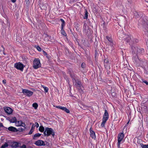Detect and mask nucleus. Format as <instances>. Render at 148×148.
I'll list each match as a JSON object with an SVG mask.
<instances>
[{"instance_id":"nucleus-1","label":"nucleus","mask_w":148,"mask_h":148,"mask_svg":"<svg viewBox=\"0 0 148 148\" xmlns=\"http://www.w3.org/2000/svg\"><path fill=\"white\" fill-rule=\"evenodd\" d=\"M132 54L134 53V54H136V55H139L142 54L144 52V49L138 48L137 47L132 46Z\"/></svg>"},{"instance_id":"nucleus-2","label":"nucleus","mask_w":148,"mask_h":148,"mask_svg":"<svg viewBox=\"0 0 148 148\" xmlns=\"http://www.w3.org/2000/svg\"><path fill=\"white\" fill-rule=\"evenodd\" d=\"M45 136H49L51 135H52L53 137H54L55 135V132L52 128L46 127L45 130L43 132Z\"/></svg>"},{"instance_id":"nucleus-3","label":"nucleus","mask_w":148,"mask_h":148,"mask_svg":"<svg viewBox=\"0 0 148 148\" xmlns=\"http://www.w3.org/2000/svg\"><path fill=\"white\" fill-rule=\"evenodd\" d=\"M33 67L34 69H37L41 66L40 60L38 59L35 58L33 61Z\"/></svg>"},{"instance_id":"nucleus-4","label":"nucleus","mask_w":148,"mask_h":148,"mask_svg":"<svg viewBox=\"0 0 148 148\" xmlns=\"http://www.w3.org/2000/svg\"><path fill=\"white\" fill-rule=\"evenodd\" d=\"M14 67L17 69L20 70L21 71H23V69L25 67V66L23 65L22 63L19 62L15 63L14 66Z\"/></svg>"},{"instance_id":"nucleus-5","label":"nucleus","mask_w":148,"mask_h":148,"mask_svg":"<svg viewBox=\"0 0 148 148\" xmlns=\"http://www.w3.org/2000/svg\"><path fill=\"white\" fill-rule=\"evenodd\" d=\"M138 62L140 64L136 65L138 66H140L143 68H145V66L148 65L147 61L144 59H140Z\"/></svg>"},{"instance_id":"nucleus-6","label":"nucleus","mask_w":148,"mask_h":148,"mask_svg":"<svg viewBox=\"0 0 148 148\" xmlns=\"http://www.w3.org/2000/svg\"><path fill=\"white\" fill-rule=\"evenodd\" d=\"M73 85L78 89H81V87L82 85L81 81L78 79H76L74 81Z\"/></svg>"},{"instance_id":"nucleus-7","label":"nucleus","mask_w":148,"mask_h":148,"mask_svg":"<svg viewBox=\"0 0 148 148\" xmlns=\"http://www.w3.org/2000/svg\"><path fill=\"white\" fill-rule=\"evenodd\" d=\"M22 92L28 97H30L33 94V92L26 89H23Z\"/></svg>"},{"instance_id":"nucleus-8","label":"nucleus","mask_w":148,"mask_h":148,"mask_svg":"<svg viewBox=\"0 0 148 148\" xmlns=\"http://www.w3.org/2000/svg\"><path fill=\"white\" fill-rule=\"evenodd\" d=\"M133 54V61L135 63L136 65H140V64L138 62H139V60L140 59H139L138 58V55H136V54H134V53Z\"/></svg>"},{"instance_id":"nucleus-9","label":"nucleus","mask_w":148,"mask_h":148,"mask_svg":"<svg viewBox=\"0 0 148 148\" xmlns=\"http://www.w3.org/2000/svg\"><path fill=\"white\" fill-rule=\"evenodd\" d=\"M124 136V134L123 133H119L118 134V141L119 145L121 144V142Z\"/></svg>"},{"instance_id":"nucleus-10","label":"nucleus","mask_w":148,"mask_h":148,"mask_svg":"<svg viewBox=\"0 0 148 148\" xmlns=\"http://www.w3.org/2000/svg\"><path fill=\"white\" fill-rule=\"evenodd\" d=\"M124 38L123 39V40H124L125 42L126 43L129 42H130L132 41V38H131L130 36L129 35H125L124 36Z\"/></svg>"},{"instance_id":"nucleus-11","label":"nucleus","mask_w":148,"mask_h":148,"mask_svg":"<svg viewBox=\"0 0 148 148\" xmlns=\"http://www.w3.org/2000/svg\"><path fill=\"white\" fill-rule=\"evenodd\" d=\"M56 107L59 109H60L62 110L63 111H64L67 113L70 112L69 110L66 107L60 106H56Z\"/></svg>"},{"instance_id":"nucleus-12","label":"nucleus","mask_w":148,"mask_h":148,"mask_svg":"<svg viewBox=\"0 0 148 148\" xmlns=\"http://www.w3.org/2000/svg\"><path fill=\"white\" fill-rule=\"evenodd\" d=\"M21 145V144L19 143L13 142L11 143V145L10 146L12 148H17L20 147Z\"/></svg>"},{"instance_id":"nucleus-13","label":"nucleus","mask_w":148,"mask_h":148,"mask_svg":"<svg viewBox=\"0 0 148 148\" xmlns=\"http://www.w3.org/2000/svg\"><path fill=\"white\" fill-rule=\"evenodd\" d=\"M4 109L5 112L8 115L12 114L13 112L12 109L9 107L4 108Z\"/></svg>"},{"instance_id":"nucleus-14","label":"nucleus","mask_w":148,"mask_h":148,"mask_svg":"<svg viewBox=\"0 0 148 148\" xmlns=\"http://www.w3.org/2000/svg\"><path fill=\"white\" fill-rule=\"evenodd\" d=\"M143 30L146 35L148 36V22H147L144 26Z\"/></svg>"},{"instance_id":"nucleus-15","label":"nucleus","mask_w":148,"mask_h":148,"mask_svg":"<svg viewBox=\"0 0 148 148\" xmlns=\"http://www.w3.org/2000/svg\"><path fill=\"white\" fill-rule=\"evenodd\" d=\"M89 131L90 133V136L92 137V138L94 139H95L96 136L95 133L94 131L92 130V129L91 127H90Z\"/></svg>"},{"instance_id":"nucleus-16","label":"nucleus","mask_w":148,"mask_h":148,"mask_svg":"<svg viewBox=\"0 0 148 148\" xmlns=\"http://www.w3.org/2000/svg\"><path fill=\"white\" fill-rule=\"evenodd\" d=\"M8 129L9 131L13 132H17V129L13 126L9 127Z\"/></svg>"},{"instance_id":"nucleus-17","label":"nucleus","mask_w":148,"mask_h":148,"mask_svg":"<svg viewBox=\"0 0 148 148\" xmlns=\"http://www.w3.org/2000/svg\"><path fill=\"white\" fill-rule=\"evenodd\" d=\"M8 120H9L10 123H16L17 121V119L15 117H12L11 119H10Z\"/></svg>"},{"instance_id":"nucleus-18","label":"nucleus","mask_w":148,"mask_h":148,"mask_svg":"<svg viewBox=\"0 0 148 148\" xmlns=\"http://www.w3.org/2000/svg\"><path fill=\"white\" fill-rule=\"evenodd\" d=\"M70 76L72 79L73 82H74V81L76 79V74H75L73 72H72V73L71 74Z\"/></svg>"},{"instance_id":"nucleus-19","label":"nucleus","mask_w":148,"mask_h":148,"mask_svg":"<svg viewBox=\"0 0 148 148\" xmlns=\"http://www.w3.org/2000/svg\"><path fill=\"white\" fill-rule=\"evenodd\" d=\"M41 134L39 133H36L34 134L33 138L34 140H36L37 139V137H39L40 136Z\"/></svg>"},{"instance_id":"nucleus-20","label":"nucleus","mask_w":148,"mask_h":148,"mask_svg":"<svg viewBox=\"0 0 148 148\" xmlns=\"http://www.w3.org/2000/svg\"><path fill=\"white\" fill-rule=\"evenodd\" d=\"M41 141L40 140H39L36 141L35 143V144L38 146H42V145H44V144H41Z\"/></svg>"},{"instance_id":"nucleus-21","label":"nucleus","mask_w":148,"mask_h":148,"mask_svg":"<svg viewBox=\"0 0 148 148\" xmlns=\"http://www.w3.org/2000/svg\"><path fill=\"white\" fill-rule=\"evenodd\" d=\"M43 55L45 56H46L47 59H49L51 58V56L50 55H48L45 51L43 50Z\"/></svg>"},{"instance_id":"nucleus-22","label":"nucleus","mask_w":148,"mask_h":148,"mask_svg":"<svg viewBox=\"0 0 148 148\" xmlns=\"http://www.w3.org/2000/svg\"><path fill=\"white\" fill-rule=\"evenodd\" d=\"M17 123H16V126H20L21 125H22V121H18Z\"/></svg>"},{"instance_id":"nucleus-23","label":"nucleus","mask_w":148,"mask_h":148,"mask_svg":"<svg viewBox=\"0 0 148 148\" xmlns=\"http://www.w3.org/2000/svg\"><path fill=\"white\" fill-rule=\"evenodd\" d=\"M60 20L62 22V23L61 25V27H62V29L64 28V27L65 25V22L64 21L62 18H60Z\"/></svg>"},{"instance_id":"nucleus-24","label":"nucleus","mask_w":148,"mask_h":148,"mask_svg":"<svg viewBox=\"0 0 148 148\" xmlns=\"http://www.w3.org/2000/svg\"><path fill=\"white\" fill-rule=\"evenodd\" d=\"M45 130L44 127L42 126H40L39 128V130L41 132H44Z\"/></svg>"},{"instance_id":"nucleus-25","label":"nucleus","mask_w":148,"mask_h":148,"mask_svg":"<svg viewBox=\"0 0 148 148\" xmlns=\"http://www.w3.org/2000/svg\"><path fill=\"white\" fill-rule=\"evenodd\" d=\"M103 116L108 118V114L107 111L106 110H105V112Z\"/></svg>"},{"instance_id":"nucleus-26","label":"nucleus","mask_w":148,"mask_h":148,"mask_svg":"<svg viewBox=\"0 0 148 148\" xmlns=\"http://www.w3.org/2000/svg\"><path fill=\"white\" fill-rule=\"evenodd\" d=\"M88 17V12L86 10L85 11L84 16V19H87Z\"/></svg>"},{"instance_id":"nucleus-27","label":"nucleus","mask_w":148,"mask_h":148,"mask_svg":"<svg viewBox=\"0 0 148 148\" xmlns=\"http://www.w3.org/2000/svg\"><path fill=\"white\" fill-rule=\"evenodd\" d=\"M61 31L62 34L64 36H66V34L65 33V32L63 29V28L62 29V27H61Z\"/></svg>"},{"instance_id":"nucleus-28","label":"nucleus","mask_w":148,"mask_h":148,"mask_svg":"<svg viewBox=\"0 0 148 148\" xmlns=\"http://www.w3.org/2000/svg\"><path fill=\"white\" fill-rule=\"evenodd\" d=\"M25 128L24 127V128L22 127L19 128L18 129H17V132H22L23 130H24Z\"/></svg>"},{"instance_id":"nucleus-29","label":"nucleus","mask_w":148,"mask_h":148,"mask_svg":"<svg viewBox=\"0 0 148 148\" xmlns=\"http://www.w3.org/2000/svg\"><path fill=\"white\" fill-rule=\"evenodd\" d=\"M140 145L143 148H148V145H144L143 143H140Z\"/></svg>"},{"instance_id":"nucleus-30","label":"nucleus","mask_w":148,"mask_h":148,"mask_svg":"<svg viewBox=\"0 0 148 148\" xmlns=\"http://www.w3.org/2000/svg\"><path fill=\"white\" fill-rule=\"evenodd\" d=\"M32 106L35 109H36L38 108V105L37 103H35L33 104Z\"/></svg>"},{"instance_id":"nucleus-31","label":"nucleus","mask_w":148,"mask_h":148,"mask_svg":"<svg viewBox=\"0 0 148 148\" xmlns=\"http://www.w3.org/2000/svg\"><path fill=\"white\" fill-rule=\"evenodd\" d=\"M82 108L84 110L87 109L89 107L88 106L85 105L84 104H82Z\"/></svg>"},{"instance_id":"nucleus-32","label":"nucleus","mask_w":148,"mask_h":148,"mask_svg":"<svg viewBox=\"0 0 148 148\" xmlns=\"http://www.w3.org/2000/svg\"><path fill=\"white\" fill-rule=\"evenodd\" d=\"M107 39L110 42H112V38L108 36H106V37Z\"/></svg>"},{"instance_id":"nucleus-33","label":"nucleus","mask_w":148,"mask_h":148,"mask_svg":"<svg viewBox=\"0 0 148 148\" xmlns=\"http://www.w3.org/2000/svg\"><path fill=\"white\" fill-rule=\"evenodd\" d=\"M81 67L83 68H85L86 67V64L84 63H82L81 64Z\"/></svg>"},{"instance_id":"nucleus-34","label":"nucleus","mask_w":148,"mask_h":148,"mask_svg":"<svg viewBox=\"0 0 148 148\" xmlns=\"http://www.w3.org/2000/svg\"><path fill=\"white\" fill-rule=\"evenodd\" d=\"M108 119V118H106V117H105L103 116L102 120L103 121H106Z\"/></svg>"},{"instance_id":"nucleus-35","label":"nucleus","mask_w":148,"mask_h":148,"mask_svg":"<svg viewBox=\"0 0 148 148\" xmlns=\"http://www.w3.org/2000/svg\"><path fill=\"white\" fill-rule=\"evenodd\" d=\"M106 121H102V123L101 125L102 127H103L104 126L105 123H106Z\"/></svg>"},{"instance_id":"nucleus-36","label":"nucleus","mask_w":148,"mask_h":148,"mask_svg":"<svg viewBox=\"0 0 148 148\" xmlns=\"http://www.w3.org/2000/svg\"><path fill=\"white\" fill-rule=\"evenodd\" d=\"M36 49H37L39 51H41V48L39 46H37L36 47Z\"/></svg>"},{"instance_id":"nucleus-37","label":"nucleus","mask_w":148,"mask_h":148,"mask_svg":"<svg viewBox=\"0 0 148 148\" xmlns=\"http://www.w3.org/2000/svg\"><path fill=\"white\" fill-rule=\"evenodd\" d=\"M3 146H4L5 148L8 147V144L6 142L3 145Z\"/></svg>"},{"instance_id":"nucleus-38","label":"nucleus","mask_w":148,"mask_h":148,"mask_svg":"<svg viewBox=\"0 0 148 148\" xmlns=\"http://www.w3.org/2000/svg\"><path fill=\"white\" fill-rule=\"evenodd\" d=\"M44 91L46 92H48V88L47 87H45L44 88Z\"/></svg>"},{"instance_id":"nucleus-39","label":"nucleus","mask_w":148,"mask_h":148,"mask_svg":"<svg viewBox=\"0 0 148 148\" xmlns=\"http://www.w3.org/2000/svg\"><path fill=\"white\" fill-rule=\"evenodd\" d=\"M134 15L136 16V18H139V17L138 14L137 12H136L134 13Z\"/></svg>"},{"instance_id":"nucleus-40","label":"nucleus","mask_w":148,"mask_h":148,"mask_svg":"<svg viewBox=\"0 0 148 148\" xmlns=\"http://www.w3.org/2000/svg\"><path fill=\"white\" fill-rule=\"evenodd\" d=\"M19 148H26V145H25L23 144L22 146H20Z\"/></svg>"},{"instance_id":"nucleus-41","label":"nucleus","mask_w":148,"mask_h":148,"mask_svg":"<svg viewBox=\"0 0 148 148\" xmlns=\"http://www.w3.org/2000/svg\"><path fill=\"white\" fill-rule=\"evenodd\" d=\"M104 62L106 64L108 63L109 62L108 59H105L104 61Z\"/></svg>"},{"instance_id":"nucleus-42","label":"nucleus","mask_w":148,"mask_h":148,"mask_svg":"<svg viewBox=\"0 0 148 148\" xmlns=\"http://www.w3.org/2000/svg\"><path fill=\"white\" fill-rule=\"evenodd\" d=\"M41 144H44V145H42V146H45V143L42 140H41Z\"/></svg>"},{"instance_id":"nucleus-43","label":"nucleus","mask_w":148,"mask_h":148,"mask_svg":"<svg viewBox=\"0 0 148 148\" xmlns=\"http://www.w3.org/2000/svg\"><path fill=\"white\" fill-rule=\"evenodd\" d=\"M0 127H4L6 129H7V128L4 127L3 125V124L1 123H0Z\"/></svg>"},{"instance_id":"nucleus-44","label":"nucleus","mask_w":148,"mask_h":148,"mask_svg":"<svg viewBox=\"0 0 148 148\" xmlns=\"http://www.w3.org/2000/svg\"><path fill=\"white\" fill-rule=\"evenodd\" d=\"M35 126H36V127H37V128L39 127V124L37 122L35 123Z\"/></svg>"},{"instance_id":"nucleus-45","label":"nucleus","mask_w":148,"mask_h":148,"mask_svg":"<svg viewBox=\"0 0 148 148\" xmlns=\"http://www.w3.org/2000/svg\"><path fill=\"white\" fill-rule=\"evenodd\" d=\"M33 130H32L31 129L30 130V131H29L28 134H32L33 131Z\"/></svg>"},{"instance_id":"nucleus-46","label":"nucleus","mask_w":148,"mask_h":148,"mask_svg":"<svg viewBox=\"0 0 148 148\" xmlns=\"http://www.w3.org/2000/svg\"><path fill=\"white\" fill-rule=\"evenodd\" d=\"M21 126L23 127H24L25 126V123H23L22 122V125H21Z\"/></svg>"},{"instance_id":"nucleus-47","label":"nucleus","mask_w":148,"mask_h":148,"mask_svg":"<svg viewBox=\"0 0 148 148\" xmlns=\"http://www.w3.org/2000/svg\"><path fill=\"white\" fill-rule=\"evenodd\" d=\"M35 126L33 124L32 126V127L31 128V130H34V128H35Z\"/></svg>"},{"instance_id":"nucleus-48","label":"nucleus","mask_w":148,"mask_h":148,"mask_svg":"<svg viewBox=\"0 0 148 148\" xmlns=\"http://www.w3.org/2000/svg\"><path fill=\"white\" fill-rule=\"evenodd\" d=\"M143 82L145 83L146 84V85H148V82H147V81H146V80H145V81H144Z\"/></svg>"},{"instance_id":"nucleus-49","label":"nucleus","mask_w":148,"mask_h":148,"mask_svg":"<svg viewBox=\"0 0 148 148\" xmlns=\"http://www.w3.org/2000/svg\"><path fill=\"white\" fill-rule=\"evenodd\" d=\"M68 73L69 74H70V75H71V74L72 73V72H71V71H70V70H69L68 71Z\"/></svg>"},{"instance_id":"nucleus-50","label":"nucleus","mask_w":148,"mask_h":148,"mask_svg":"<svg viewBox=\"0 0 148 148\" xmlns=\"http://www.w3.org/2000/svg\"><path fill=\"white\" fill-rule=\"evenodd\" d=\"M3 84H5L6 83V80L5 79L3 80Z\"/></svg>"},{"instance_id":"nucleus-51","label":"nucleus","mask_w":148,"mask_h":148,"mask_svg":"<svg viewBox=\"0 0 148 148\" xmlns=\"http://www.w3.org/2000/svg\"><path fill=\"white\" fill-rule=\"evenodd\" d=\"M25 1L26 2L27 4L29 3V0H25Z\"/></svg>"},{"instance_id":"nucleus-52","label":"nucleus","mask_w":148,"mask_h":148,"mask_svg":"<svg viewBox=\"0 0 148 148\" xmlns=\"http://www.w3.org/2000/svg\"><path fill=\"white\" fill-rule=\"evenodd\" d=\"M112 96H113V97L115 96V93L114 92L112 93Z\"/></svg>"},{"instance_id":"nucleus-53","label":"nucleus","mask_w":148,"mask_h":148,"mask_svg":"<svg viewBox=\"0 0 148 148\" xmlns=\"http://www.w3.org/2000/svg\"><path fill=\"white\" fill-rule=\"evenodd\" d=\"M16 0H11V1L13 2V3H15L16 1Z\"/></svg>"},{"instance_id":"nucleus-54","label":"nucleus","mask_w":148,"mask_h":148,"mask_svg":"<svg viewBox=\"0 0 148 148\" xmlns=\"http://www.w3.org/2000/svg\"><path fill=\"white\" fill-rule=\"evenodd\" d=\"M146 45L147 47L148 48V40H147V41L146 42Z\"/></svg>"},{"instance_id":"nucleus-55","label":"nucleus","mask_w":148,"mask_h":148,"mask_svg":"<svg viewBox=\"0 0 148 148\" xmlns=\"http://www.w3.org/2000/svg\"><path fill=\"white\" fill-rule=\"evenodd\" d=\"M134 40H135V42H138V40L137 39H134Z\"/></svg>"},{"instance_id":"nucleus-56","label":"nucleus","mask_w":148,"mask_h":148,"mask_svg":"<svg viewBox=\"0 0 148 148\" xmlns=\"http://www.w3.org/2000/svg\"><path fill=\"white\" fill-rule=\"evenodd\" d=\"M1 148H5V147L4 146H3V145H2L1 147Z\"/></svg>"},{"instance_id":"nucleus-57","label":"nucleus","mask_w":148,"mask_h":148,"mask_svg":"<svg viewBox=\"0 0 148 148\" xmlns=\"http://www.w3.org/2000/svg\"><path fill=\"white\" fill-rule=\"evenodd\" d=\"M1 148H5V147L4 146H3V145H2L1 147Z\"/></svg>"},{"instance_id":"nucleus-58","label":"nucleus","mask_w":148,"mask_h":148,"mask_svg":"<svg viewBox=\"0 0 148 148\" xmlns=\"http://www.w3.org/2000/svg\"><path fill=\"white\" fill-rule=\"evenodd\" d=\"M1 148H5V147L4 146H3V145H2L1 147Z\"/></svg>"},{"instance_id":"nucleus-59","label":"nucleus","mask_w":148,"mask_h":148,"mask_svg":"<svg viewBox=\"0 0 148 148\" xmlns=\"http://www.w3.org/2000/svg\"><path fill=\"white\" fill-rule=\"evenodd\" d=\"M1 148H5V147L4 146H3V145H2L1 147Z\"/></svg>"},{"instance_id":"nucleus-60","label":"nucleus","mask_w":148,"mask_h":148,"mask_svg":"<svg viewBox=\"0 0 148 148\" xmlns=\"http://www.w3.org/2000/svg\"><path fill=\"white\" fill-rule=\"evenodd\" d=\"M62 73L63 75H66V73L64 72H62Z\"/></svg>"},{"instance_id":"nucleus-61","label":"nucleus","mask_w":148,"mask_h":148,"mask_svg":"<svg viewBox=\"0 0 148 148\" xmlns=\"http://www.w3.org/2000/svg\"><path fill=\"white\" fill-rule=\"evenodd\" d=\"M49 143L48 142L46 144V145L47 146H48L49 145Z\"/></svg>"},{"instance_id":"nucleus-62","label":"nucleus","mask_w":148,"mask_h":148,"mask_svg":"<svg viewBox=\"0 0 148 148\" xmlns=\"http://www.w3.org/2000/svg\"><path fill=\"white\" fill-rule=\"evenodd\" d=\"M118 147L119 148H122L121 147H120V145H119V143H118Z\"/></svg>"},{"instance_id":"nucleus-63","label":"nucleus","mask_w":148,"mask_h":148,"mask_svg":"<svg viewBox=\"0 0 148 148\" xmlns=\"http://www.w3.org/2000/svg\"><path fill=\"white\" fill-rule=\"evenodd\" d=\"M103 29H105V30H106V27H103Z\"/></svg>"},{"instance_id":"nucleus-64","label":"nucleus","mask_w":148,"mask_h":148,"mask_svg":"<svg viewBox=\"0 0 148 148\" xmlns=\"http://www.w3.org/2000/svg\"><path fill=\"white\" fill-rule=\"evenodd\" d=\"M129 121H130V120H129V121L127 123V124H128L129 122Z\"/></svg>"}]
</instances>
